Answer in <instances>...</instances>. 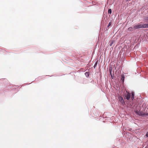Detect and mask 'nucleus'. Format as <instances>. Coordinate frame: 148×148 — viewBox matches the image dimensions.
<instances>
[{
    "instance_id": "f257e3e1",
    "label": "nucleus",
    "mask_w": 148,
    "mask_h": 148,
    "mask_svg": "<svg viewBox=\"0 0 148 148\" xmlns=\"http://www.w3.org/2000/svg\"><path fill=\"white\" fill-rule=\"evenodd\" d=\"M127 93L124 94L125 99H126L127 100H129L131 97V95L130 93L128 92H126Z\"/></svg>"
},
{
    "instance_id": "f03ea898",
    "label": "nucleus",
    "mask_w": 148,
    "mask_h": 148,
    "mask_svg": "<svg viewBox=\"0 0 148 148\" xmlns=\"http://www.w3.org/2000/svg\"><path fill=\"white\" fill-rule=\"evenodd\" d=\"M142 24H138L137 25L134 26L133 28L134 29H138L142 28Z\"/></svg>"
},
{
    "instance_id": "7ed1b4c3",
    "label": "nucleus",
    "mask_w": 148,
    "mask_h": 148,
    "mask_svg": "<svg viewBox=\"0 0 148 148\" xmlns=\"http://www.w3.org/2000/svg\"><path fill=\"white\" fill-rule=\"evenodd\" d=\"M136 113L140 115H143V113L142 111H136Z\"/></svg>"
},
{
    "instance_id": "20e7f679",
    "label": "nucleus",
    "mask_w": 148,
    "mask_h": 148,
    "mask_svg": "<svg viewBox=\"0 0 148 148\" xmlns=\"http://www.w3.org/2000/svg\"><path fill=\"white\" fill-rule=\"evenodd\" d=\"M142 28H148V24H142Z\"/></svg>"
},
{
    "instance_id": "39448f33",
    "label": "nucleus",
    "mask_w": 148,
    "mask_h": 148,
    "mask_svg": "<svg viewBox=\"0 0 148 148\" xmlns=\"http://www.w3.org/2000/svg\"><path fill=\"white\" fill-rule=\"evenodd\" d=\"M119 101H121L122 103H124L123 99L122 97L120 96L119 98Z\"/></svg>"
},
{
    "instance_id": "423d86ee",
    "label": "nucleus",
    "mask_w": 148,
    "mask_h": 148,
    "mask_svg": "<svg viewBox=\"0 0 148 148\" xmlns=\"http://www.w3.org/2000/svg\"><path fill=\"white\" fill-rule=\"evenodd\" d=\"M121 77V80L123 82H124V79H125L124 76L123 75H122Z\"/></svg>"
},
{
    "instance_id": "0eeeda50",
    "label": "nucleus",
    "mask_w": 148,
    "mask_h": 148,
    "mask_svg": "<svg viewBox=\"0 0 148 148\" xmlns=\"http://www.w3.org/2000/svg\"><path fill=\"white\" fill-rule=\"evenodd\" d=\"M134 94L133 92H132V97L131 99L132 100H133L134 99Z\"/></svg>"
},
{
    "instance_id": "6e6552de",
    "label": "nucleus",
    "mask_w": 148,
    "mask_h": 148,
    "mask_svg": "<svg viewBox=\"0 0 148 148\" xmlns=\"http://www.w3.org/2000/svg\"><path fill=\"white\" fill-rule=\"evenodd\" d=\"M108 13L111 14L112 13V10L111 9H109L108 10Z\"/></svg>"
},
{
    "instance_id": "1a4fd4ad",
    "label": "nucleus",
    "mask_w": 148,
    "mask_h": 148,
    "mask_svg": "<svg viewBox=\"0 0 148 148\" xmlns=\"http://www.w3.org/2000/svg\"><path fill=\"white\" fill-rule=\"evenodd\" d=\"M133 28L132 27H130L128 29V31H131L132 30Z\"/></svg>"
},
{
    "instance_id": "9d476101",
    "label": "nucleus",
    "mask_w": 148,
    "mask_h": 148,
    "mask_svg": "<svg viewBox=\"0 0 148 148\" xmlns=\"http://www.w3.org/2000/svg\"><path fill=\"white\" fill-rule=\"evenodd\" d=\"M144 20L145 21H148V17H145L144 18Z\"/></svg>"
},
{
    "instance_id": "9b49d317",
    "label": "nucleus",
    "mask_w": 148,
    "mask_h": 148,
    "mask_svg": "<svg viewBox=\"0 0 148 148\" xmlns=\"http://www.w3.org/2000/svg\"><path fill=\"white\" fill-rule=\"evenodd\" d=\"M112 24V23L111 22H109L108 26V27H110L111 25Z\"/></svg>"
},
{
    "instance_id": "f8f14e48",
    "label": "nucleus",
    "mask_w": 148,
    "mask_h": 148,
    "mask_svg": "<svg viewBox=\"0 0 148 148\" xmlns=\"http://www.w3.org/2000/svg\"><path fill=\"white\" fill-rule=\"evenodd\" d=\"M114 41H111L110 42V46H111L112 44L114 42Z\"/></svg>"
},
{
    "instance_id": "ddd939ff",
    "label": "nucleus",
    "mask_w": 148,
    "mask_h": 148,
    "mask_svg": "<svg viewBox=\"0 0 148 148\" xmlns=\"http://www.w3.org/2000/svg\"><path fill=\"white\" fill-rule=\"evenodd\" d=\"M97 62H96L95 64L94 65V68L95 67H96L97 65Z\"/></svg>"
},
{
    "instance_id": "4468645a",
    "label": "nucleus",
    "mask_w": 148,
    "mask_h": 148,
    "mask_svg": "<svg viewBox=\"0 0 148 148\" xmlns=\"http://www.w3.org/2000/svg\"><path fill=\"white\" fill-rule=\"evenodd\" d=\"M86 73V75H88L89 73L88 72H86V73Z\"/></svg>"
},
{
    "instance_id": "2eb2a0df",
    "label": "nucleus",
    "mask_w": 148,
    "mask_h": 148,
    "mask_svg": "<svg viewBox=\"0 0 148 148\" xmlns=\"http://www.w3.org/2000/svg\"><path fill=\"white\" fill-rule=\"evenodd\" d=\"M146 135L147 137H148V132H147V133L146 134Z\"/></svg>"
},
{
    "instance_id": "dca6fc26",
    "label": "nucleus",
    "mask_w": 148,
    "mask_h": 148,
    "mask_svg": "<svg viewBox=\"0 0 148 148\" xmlns=\"http://www.w3.org/2000/svg\"><path fill=\"white\" fill-rule=\"evenodd\" d=\"M111 77H112V75L111 74Z\"/></svg>"
}]
</instances>
